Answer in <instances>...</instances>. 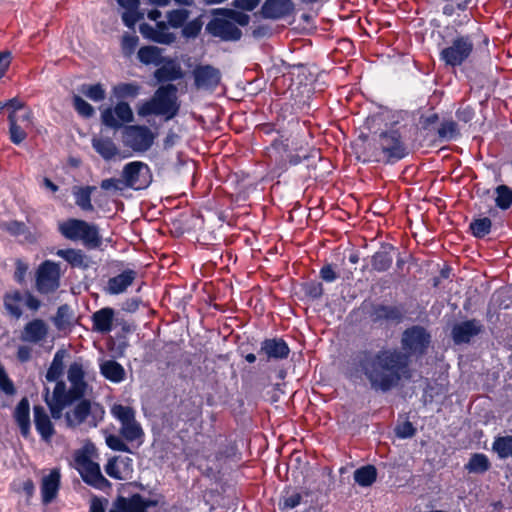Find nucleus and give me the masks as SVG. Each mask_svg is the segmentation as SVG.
I'll use <instances>...</instances> for the list:
<instances>
[{
	"label": "nucleus",
	"mask_w": 512,
	"mask_h": 512,
	"mask_svg": "<svg viewBox=\"0 0 512 512\" xmlns=\"http://www.w3.org/2000/svg\"><path fill=\"white\" fill-rule=\"evenodd\" d=\"M378 471L372 464H366L355 469L353 478L360 487H371L377 480Z\"/></svg>",
	"instance_id": "34"
},
{
	"label": "nucleus",
	"mask_w": 512,
	"mask_h": 512,
	"mask_svg": "<svg viewBox=\"0 0 512 512\" xmlns=\"http://www.w3.org/2000/svg\"><path fill=\"white\" fill-rule=\"evenodd\" d=\"M114 320V309L111 307H103L92 314V328L95 332L107 334L112 331Z\"/></svg>",
	"instance_id": "25"
},
{
	"label": "nucleus",
	"mask_w": 512,
	"mask_h": 512,
	"mask_svg": "<svg viewBox=\"0 0 512 512\" xmlns=\"http://www.w3.org/2000/svg\"><path fill=\"white\" fill-rule=\"evenodd\" d=\"M139 32L146 40L160 44L161 35L158 34V32L155 29V26L143 22L139 25Z\"/></svg>",
	"instance_id": "59"
},
{
	"label": "nucleus",
	"mask_w": 512,
	"mask_h": 512,
	"mask_svg": "<svg viewBox=\"0 0 512 512\" xmlns=\"http://www.w3.org/2000/svg\"><path fill=\"white\" fill-rule=\"evenodd\" d=\"M416 428L410 421H405L402 424H399L395 428V435L399 439H409L412 438L416 434Z\"/></svg>",
	"instance_id": "61"
},
{
	"label": "nucleus",
	"mask_w": 512,
	"mask_h": 512,
	"mask_svg": "<svg viewBox=\"0 0 512 512\" xmlns=\"http://www.w3.org/2000/svg\"><path fill=\"white\" fill-rule=\"evenodd\" d=\"M401 350L394 347L353 351L345 365V376L352 382L366 379L371 388L389 392L409 372L411 356L424 355L431 343L430 332L421 325L406 328L401 336Z\"/></svg>",
	"instance_id": "1"
},
{
	"label": "nucleus",
	"mask_w": 512,
	"mask_h": 512,
	"mask_svg": "<svg viewBox=\"0 0 512 512\" xmlns=\"http://www.w3.org/2000/svg\"><path fill=\"white\" fill-rule=\"evenodd\" d=\"M121 175L124 187L135 191L148 188L153 180L150 167L142 161H132L125 164Z\"/></svg>",
	"instance_id": "9"
},
{
	"label": "nucleus",
	"mask_w": 512,
	"mask_h": 512,
	"mask_svg": "<svg viewBox=\"0 0 512 512\" xmlns=\"http://www.w3.org/2000/svg\"><path fill=\"white\" fill-rule=\"evenodd\" d=\"M320 278L327 283H332L337 280L338 274L332 264L328 263L321 267L319 271Z\"/></svg>",
	"instance_id": "64"
},
{
	"label": "nucleus",
	"mask_w": 512,
	"mask_h": 512,
	"mask_svg": "<svg viewBox=\"0 0 512 512\" xmlns=\"http://www.w3.org/2000/svg\"><path fill=\"white\" fill-rule=\"evenodd\" d=\"M314 158H321L318 149L312 148L307 150L303 146H294V143H292V148L285 157L279 155L277 158H272L271 173L280 177L290 167L297 166L303 161H309Z\"/></svg>",
	"instance_id": "7"
},
{
	"label": "nucleus",
	"mask_w": 512,
	"mask_h": 512,
	"mask_svg": "<svg viewBox=\"0 0 512 512\" xmlns=\"http://www.w3.org/2000/svg\"><path fill=\"white\" fill-rule=\"evenodd\" d=\"M108 512H142L138 493H132L127 497L118 495Z\"/></svg>",
	"instance_id": "31"
},
{
	"label": "nucleus",
	"mask_w": 512,
	"mask_h": 512,
	"mask_svg": "<svg viewBox=\"0 0 512 512\" xmlns=\"http://www.w3.org/2000/svg\"><path fill=\"white\" fill-rule=\"evenodd\" d=\"M495 205L500 210L506 211L512 206V188L500 184L495 188Z\"/></svg>",
	"instance_id": "40"
},
{
	"label": "nucleus",
	"mask_w": 512,
	"mask_h": 512,
	"mask_svg": "<svg viewBox=\"0 0 512 512\" xmlns=\"http://www.w3.org/2000/svg\"><path fill=\"white\" fill-rule=\"evenodd\" d=\"M33 420L37 433L45 442H49L55 434V427L42 405H34Z\"/></svg>",
	"instance_id": "24"
},
{
	"label": "nucleus",
	"mask_w": 512,
	"mask_h": 512,
	"mask_svg": "<svg viewBox=\"0 0 512 512\" xmlns=\"http://www.w3.org/2000/svg\"><path fill=\"white\" fill-rule=\"evenodd\" d=\"M170 24L167 21L159 20L155 22V29L161 35V45H171L176 41V34L169 31Z\"/></svg>",
	"instance_id": "51"
},
{
	"label": "nucleus",
	"mask_w": 512,
	"mask_h": 512,
	"mask_svg": "<svg viewBox=\"0 0 512 512\" xmlns=\"http://www.w3.org/2000/svg\"><path fill=\"white\" fill-rule=\"evenodd\" d=\"M205 29L209 35L226 42H236L242 37L241 29L223 16L213 15V18L206 24Z\"/></svg>",
	"instance_id": "15"
},
{
	"label": "nucleus",
	"mask_w": 512,
	"mask_h": 512,
	"mask_svg": "<svg viewBox=\"0 0 512 512\" xmlns=\"http://www.w3.org/2000/svg\"><path fill=\"white\" fill-rule=\"evenodd\" d=\"M101 375L112 383H121L125 380L124 367L114 359L105 360L100 364Z\"/></svg>",
	"instance_id": "32"
},
{
	"label": "nucleus",
	"mask_w": 512,
	"mask_h": 512,
	"mask_svg": "<svg viewBox=\"0 0 512 512\" xmlns=\"http://www.w3.org/2000/svg\"><path fill=\"white\" fill-rule=\"evenodd\" d=\"M103 415L104 409L99 403L91 402V400L82 396L74 402L72 412H66L64 418L66 425L69 428H75L76 426L81 425L87 421L89 417L91 418L89 420V424L96 427L99 420L103 418Z\"/></svg>",
	"instance_id": "6"
},
{
	"label": "nucleus",
	"mask_w": 512,
	"mask_h": 512,
	"mask_svg": "<svg viewBox=\"0 0 512 512\" xmlns=\"http://www.w3.org/2000/svg\"><path fill=\"white\" fill-rule=\"evenodd\" d=\"M14 420L19 427L20 433L24 438L30 435V404L27 397H23L15 407L13 413Z\"/></svg>",
	"instance_id": "27"
},
{
	"label": "nucleus",
	"mask_w": 512,
	"mask_h": 512,
	"mask_svg": "<svg viewBox=\"0 0 512 512\" xmlns=\"http://www.w3.org/2000/svg\"><path fill=\"white\" fill-rule=\"evenodd\" d=\"M79 91L94 102L103 101L106 97V91L101 83L82 84Z\"/></svg>",
	"instance_id": "48"
},
{
	"label": "nucleus",
	"mask_w": 512,
	"mask_h": 512,
	"mask_svg": "<svg viewBox=\"0 0 512 512\" xmlns=\"http://www.w3.org/2000/svg\"><path fill=\"white\" fill-rule=\"evenodd\" d=\"M120 435L124 438V440L133 442L142 438L144 436V431L140 423L135 419L132 422L121 425Z\"/></svg>",
	"instance_id": "45"
},
{
	"label": "nucleus",
	"mask_w": 512,
	"mask_h": 512,
	"mask_svg": "<svg viewBox=\"0 0 512 512\" xmlns=\"http://www.w3.org/2000/svg\"><path fill=\"white\" fill-rule=\"evenodd\" d=\"M185 73L180 65V63L169 56L163 61V63L155 69L153 72V78L156 83L160 85L173 83L174 81H178L183 79Z\"/></svg>",
	"instance_id": "20"
},
{
	"label": "nucleus",
	"mask_w": 512,
	"mask_h": 512,
	"mask_svg": "<svg viewBox=\"0 0 512 512\" xmlns=\"http://www.w3.org/2000/svg\"><path fill=\"white\" fill-rule=\"evenodd\" d=\"M156 134L146 125H126L123 128V144L136 153L148 151L154 144Z\"/></svg>",
	"instance_id": "10"
},
{
	"label": "nucleus",
	"mask_w": 512,
	"mask_h": 512,
	"mask_svg": "<svg viewBox=\"0 0 512 512\" xmlns=\"http://www.w3.org/2000/svg\"><path fill=\"white\" fill-rule=\"evenodd\" d=\"M117 460H118V457H116V456L110 458L107 461L104 469H105V472L107 473V475L110 476L111 478H113L115 480H122L123 477L118 468Z\"/></svg>",
	"instance_id": "63"
},
{
	"label": "nucleus",
	"mask_w": 512,
	"mask_h": 512,
	"mask_svg": "<svg viewBox=\"0 0 512 512\" xmlns=\"http://www.w3.org/2000/svg\"><path fill=\"white\" fill-rule=\"evenodd\" d=\"M399 249L388 242H381L377 251L370 256V271L376 273L388 272L393 265Z\"/></svg>",
	"instance_id": "18"
},
{
	"label": "nucleus",
	"mask_w": 512,
	"mask_h": 512,
	"mask_svg": "<svg viewBox=\"0 0 512 512\" xmlns=\"http://www.w3.org/2000/svg\"><path fill=\"white\" fill-rule=\"evenodd\" d=\"M474 44L470 35H461L453 39L452 44L440 51L439 58L445 65H462L472 54Z\"/></svg>",
	"instance_id": "8"
},
{
	"label": "nucleus",
	"mask_w": 512,
	"mask_h": 512,
	"mask_svg": "<svg viewBox=\"0 0 512 512\" xmlns=\"http://www.w3.org/2000/svg\"><path fill=\"white\" fill-rule=\"evenodd\" d=\"M106 445L113 451L125 452L132 454L133 451L125 443L124 438L120 435L108 434L105 438Z\"/></svg>",
	"instance_id": "55"
},
{
	"label": "nucleus",
	"mask_w": 512,
	"mask_h": 512,
	"mask_svg": "<svg viewBox=\"0 0 512 512\" xmlns=\"http://www.w3.org/2000/svg\"><path fill=\"white\" fill-rule=\"evenodd\" d=\"M73 458L75 469L86 485L102 492L112 488V483L102 474L99 463L91 459L87 445L76 450Z\"/></svg>",
	"instance_id": "5"
},
{
	"label": "nucleus",
	"mask_w": 512,
	"mask_h": 512,
	"mask_svg": "<svg viewBox=\"0 0 512 512\" xmlns=\"http://www.w3.org/2000/svg\"><path fill=\"white\" fill-rule=\"evenodd\" d=\"M137 272L133 269H125L120 274L109 278L106 292L110 295H119L134 282Z\"/></svg>",
	"instance_id": "26"
},
{
	"label": "nucleus",
	"mask_w": 512,
	"mask_h": 512,
	"mask_svg": "<svg viewBox=\"0 0 512 512\" xmlns=\"http://www.w3.org/2000/svg\"><path fill=\"white\" fill-rule=\"evenodd\" d=\"M437 135L441 142L457 139L460 136L457 123L453 120H444L437 129Z\"/></svg>",
	"instance_id": "41"
},
{
	"label": "nucleus",
	"mask_w": 512,
	"mask_h": 512,
	"mask_svg": "<svg viewBox=\"0 0 512 512\" xmlns=\"http://www.w3.org/2000/svg\"><path fill=\"white\" fill-rule=\"evenodd\" d=\"M180 107L178 88L174 83H168L160 85L149 100L138 105L137 114L140 117L161 116L170 121L179 114Z\"/></svg>",
	"instance_id": "3"
},
{
	"label": "nucleus",
	"mask_w": 512,
	"mask_h": 512,
	"mask_svg": "<svg viewBox=\"0 0 512 512\" xmlns=\"http://www.w3.org/2000/svg\"><path fill=\"white\" fill-rule=\"evenodd\" d=\"M370 321L375 325L400 324L406 316L403 303L394 305L385 303H372L367 312Z\"/></svg>",
	"instance_id": "11"
},
{
	"label": "nucleus",
	"mask_w": 512,
	"mask_h": 512,
	"mask_svg": "<svg viewBox=\"0 0 512 512\" xmlns=\"http://www.w3.org/2000/svg\"><path fill=\"white\" fill-rule=\"evenodd\" d=\"M213 15L228 18L232 23L239 26H247L250 22V16L240 9L217 8L212 11Z\"/></svg>",
	"instance_id": "38"
},
{
	"label": "nucleus",
	"mask_w": 512,
	"mask_h": 512,
	"mask_svg": "<svg viewBox=\"0 0 512 512\" xmlns=\"http://www.w3.org/2000/svg\"><path fill=\"white\" fill-rule=\"evenodd\" d=\"M101 121L104 126L119 130L125 127V123L134 121V114L127 101H117L114 107H107L102 111Z\"/></svg>",
	"instance_id": "13"
},
{
	"label": "nucleus",
	"mask_w": 512,
	"mask_h": 512,
	"mask_svg": "<svg viewBox=\"0 0 512 512\" xmlns=\"http://www.w3.org/2000/svg\"><path fill=\"white\" fill-rule=\"evenodd\" d=\"M298 124V119L295 116H291V118L285 122V118L279 115L276 119V134L278 137L291 138L293 130Z\"/></svg>",
	"instance_id": "46"
},
{
	"label": "nucleus",
	"mask_w": 512,
	"mask_h": 512,
	"mask_svg": "<svg viewBox=\"0 0 512 512\" xmlns=\"http://www.w3.org/2000/svg\"><path fill=\"white\" fill-rule=\"evenodd\" d=\"M111 414L121 425L136 419L135 410L131 406L122 404H114L111 408Z\"/></svg>",
	"instance_id": "47"
},
{
	"label": "nucleus",
	"mask_w": 512,
	"mask_h": 512,
	"mask_svg": "<svg viewBox=\"0 0 512 512\" xmlns=\"http://www.w3.org/2000/svg\"><path fill=\"white\" fill-rule=\"evenodd\" d=\"M305 296L311 300H318L323 296L324 288L321 282L311 280L302 284Z\"/></svg>",
	"instance_id": "53"
},
{
	"label": "nucleus",
	"mask_w": 512,
	"mask_h": 512,
	"mask_svg": "<svg viewBox=\"0 0 512 512\" xmlns=\"http://www.w3.org/2000/svg\"><path fill=\"white\" fill-rule=\"evenodd\" d=\"M73 312L68 304L60 305L57 309L56 315L53 318V323L58 330H63L72 325Z\"/></svg>",
	"instance_id": "44"
},
{
	"label": "nucleus",
	"mask_w": 512,
	"mask_h": 512,
	"mask_svg": "<svg viewBox=\"0 0 512 512\" xmlns=\"http://www.w3.org/2000/svg\"><path fill=\"white\" fill-rule=\"evenodd\" d=\"M141 89V85L137 82H120L113 86L112 96L117 99V101L135 99L140 94Z\"/></svg>",
	"instance_id": "33"
},
{
	"label": "nucleus",
	"mask_w": 512,
	"mask_h": 512,
	"mask_svg": "<svg viewBox=\"0 0 512 512\" xmlns=\"http://www.w3.org/2000/svg\"><path fill=\"white\" fill-rule=\"evenodd\" d=\"M67 379L70 383L69 389L65 385V392L67 395L77 400L86 395L88 383L85 380V371L81 359L76 360L69 365Z\"/></svg>",
	"instance_id": "19"
},
{
	"label": "nucleus",
	"mask_w": 512,
	"mask_h": 512,
	"mask_svg": "<svg viewBox=\"0 0 512 512\" xmlns=\"http://www.w3.org/2000/svg\"><path fill=\"white\" fill-rule=\"evenodd\" d=\"M190 12L185 8L170 10L166 13L168 24L171 28H182L189 18Z\"/></svg>",
	"instance_id": "49"
},
{
	"label": "nucleus",
	"mask_w": 512,
	"mask_h": 512,
	"mask_svg": "<svg viewBox=\"0 0 512 512\" xmlns=\"http://www.w3.org/2000/svg\"><path fill=\"white\" fill-rule=\"evenodd\" d=\"M4 229L12 236H21L28 232V227L24 222L12 220L4 224Z\"/></svg>",
	"instance_id": "62"
},
{
	"label": "nucleus",
	"mask_w": 512,
	"mask_h": 512,
	"mask_svg": "<svg viewBox=\"0 0 512 512\" xmlns=\"http://www.w3.org/2000/svg\"><path fill=\"white\" fill-rule=\"evenodd\" d=\"M203 23L199 17L194 18L187 22L181 28V34L186 39L196 38L202 29Z\"/></svg>",
	"instance_id": "52"
},
{
	"label": "nucleus",
	"mask_w": 512,
	"mask_h": 512,
	"mask_svg": "<svg viewBox=\"0 0 512 512\" xmlns=\"http://www.w3.org/2000/svg\"><path fill=\"white\" fill-rule=\"evenodd\" d=\"M290 138L276 137L270 144L269 154L270 166L272 167V158H277L279 155L285 157L290 152L292 146L289 144Z\"/></svg>",
	"instance_id": "43"
},
{
	"label": "nucleus",
	"mask_w": 512,
	"mask_h": 512,
	"mask_svg": "<svg viewBox=\"0 0 512 512\" xmlns=\"http://www.w3.org/2000/svg\"><path fill=\"white\" fill-rule=\"evenodd\" d=\"M72 101L74 109L80 116L88 119L95 114L94 107L79 95H73Z\"/></svg>",
	"instance_id": "54"
},
{
	"label": "nucleus",
	"mask_w": 512,
	"mask_h": 512,
	"mask_svg": "<svg viewBox=\"0 0 512 512\" xmlns=\"http://www.w3.org/2000/svg\"><path fill=\"white\" fill-rule=\"evenodd\" d=\"M302 501V495L299 492H293L290 495L283 496L279 501V509H293L300 505Z\"/></svg>",
	"instance_id": "58"
},
{
	"label": "nucleus",
	"mask_w": 512,
	"mask_h": 512,
	"mask_svg": "<svg viewBox=\"0 0 512 512\" xmlns=\"http://www.w3.org/2000/svg\"><path fill=\"white\" fill-rule=\"evenodd\" d=\"M95 189V186H85L74 192L75 203L83 211L91 212L94 210L91 203V194Z\"/></svg>",
	"instance_id": "42"
},
{
	"label": "nucleus",
	"mask_w": 512,
	"mask_h": 512,
	"mask_svg": "<svg viewBox=\"0 0 512 512\" xmlns=\"http://www.w3.org/2000/svg\"><path fill=\"white\" fill-rule=\"evenodd\" d=\"M295 10L292 0H265L261 15L265 19L280 20L290 16Z\"/></svg>",
	"instance_id": "22"
},
{
	"label": "nucleus",
	"mask_w": 512,
	"mask_h": 512,
	"mask_svg": "<svg viewBox=\"0 0 512 512\" xmlns=\"http://www.w3.org/2000/svg\"><path fill=\"white\" fill-rule=\"evenodd\" d=\"M56 255L65 260L72 268L87 270L91 259L82 250L74 248L59 249Z\"/></svg>",
	"instance_id": "29"
},
{
	"label": "nucleus",
	"mask_w": 512,
	"mask_h": 512,
	"mask_svg": "<svg viewBox=\"0 0 512 512\" xmlns=\"http://www.w3.org/2000/svg\"><path fill=\"white\" fill-rule=\"evenodd\" d=\"M61 485V473L58 468H53L41 480V501L44 505L52 503L59 492Z\"/></svg>",
	"instance_id": "23"
},
{
	"label": "nucleus",
	"mask_w": 512,
	"mask_h": 512,
	"mask_svg": "<svg viewBox=\"0 0 512 512\" xmlns=\"http://www.w3.org/2000/svg\"><path fill=\"white\" fill-rule=\"evenodd\" d=\"M290 348L282 337L265 338L260 343L258 355L265 362L282 361L288 358Z\"/></svg>",
	"instance_id": "17"
},
{
	"label": "nucleus",
	"mask_w": 512,
	"mask_h": 512,
	"mask_svg": "<svg viewBox=\"0 0 512 512\" xmlns=\"http://www.w3.org/2000/svg\"><path fill=\"white\" fill-rule=\"evenodd\" d=\"M44 400L49 408L50 418L59 420L63 415V410L73 405L77 399L67 395L64 381H58L55 384L52 399L49 398V388H45Z\"/></svg>",
	"instance_id": "16"
},
{
	"label": "nucleus",
	"mask_w": 512,
	"mask_h": 512,
	"mask_svg": "<svg viewBox=\"0 0 512 512\" xmlns=\"http://www.w3.org/2000/svg\"><path fill=\"white\" fill-rule=\"evenodd\" d=\"M93 149L105 160H112L119 152L118 147L111 138H93Z\"/></svg>",
	"instance_id": "36"
},
{
	"label": "nucleus",
	"mask_w": 512,
	"mask_h": 512,
	"mask_svg": "<svg viewBox=\"0 0 512 512\" xmlns=\"http://www.w3.org/2000/svg\"><path fill=\"white\" fill-rule=\"evenodd\" d=\"M492 221L488 217L473 219L469 224L471 235L477 239H483L491 232Z\"/></svg>",
	"instance_id": "39"
},
{
	"label": "nucleus",
	"mask_w": 512,
	"mask_h": 512,
	"mask_svg": "<svg viewBox=\"0 0 512 512\" xmlns=\"http://www.w3.org/2000/svg\"><path fill=\"white\" fill-rule=\"evenodd\" d=\"M192 77L196 89L213 92L221 83L222 72L211 64H197L192 70Z\"/></svg>",
	"instance_id": "14"
},
{
	"label": "nucleus",
	"mask_w": 512,
	"mask_h": 512,
	"mask_svg": "<svg viewBox=\"0 0 512 512\" xmlns=\"http://www.w3.org/2000/svg\"><path fill=\"white\" fill-rule=\"evenodd\" d=\"M490 467V460L484 453H473L464 466L465 470L473 474H484Z\"/></svg>",
	"instance_id": "37"
},
{
	"label": "nucleus",
	"mask_w": 512,
	"mask_h": 512,
	"mask_svg": "<svg viewBox=\"0 0 512 512\" xmlns=\"http://www.w3.org/2000/svg\"><path fill=\"white\" fill-rule=\"evenodd\" d=\"M385 129L373 133L372 141L359 153L356 151V160L364 164L384 163L393 165L409 155L406 145L408 133L415 130V115L409 110H393L380 106Z\"/></svg>",
	"instance_id": "2"
},
{
	"label": "nucleus",
	"mask_w": 512,
	"mask_h": 512,
	"mask_svg": "<svg viewBox=\"0 0 512 512\" xmlns=\"http://www.w3.org/2000/svg\"><path fill=\"white\" fill-rule=\"evenodd\" d=\"M60 277V265L54 261L45 260L37 270V290L42 294L55 292L60 286Z\"/></svg>",
	"instance_id": "12"
},
{
	"label": "nucleus",
	"mask_w": 512,
	"mask_h": 512,
	"mask_svg": "<svg viewBox=\"0 0 512 512\" xmlns=\"http://www.w3.org/2000/svg\"><path fill=\"white\" fill-rule=\"evenodd\" d=\"M163 49L154 45H145L139 48L137 52L138 60L146 66H159L167 58L163 56Z\"/></svg>",
	"instance_id": "30"
},
{
	"label": "nucleus",
	"mask_w": 512,
	"mask_h": 512,
	"mask_svg": "<svg viewBox=\"0 0 512 512\" xmlns=\"http://www.w3.org/2000/svg\"><path fill=\"white\" fill-rule=\"evenodd\" d=\"M139 43V38L136 35L125 33L121 40V47L125 55L134 53Z\"/></svg>",
	"instance_id": "60"
},
{
	"label": "nucleus",
	"mask_w": 512,
	"mask_h": 512,
	"mask_svg": "<svg viewBox=\"0 0 512 512\" xmlns=\"http://www.w3.org/2000/svg\"><path fill=\"white\" fill-rule=\"evenodd\" d=\"M58 232L70 241H81L88 250L99 249L103 243L98 225L82 219L69 218L60 222Z\"/></svg>",
	"instance_id": "4"
},
{
	"label": "nucleus",
	"mask_w": 512,
	"mask_h": 512,
	"mask_svg": "<svg viewBox=\"0 0 512 512\" xmlns=\"http://www.w3.org/2000/svg\"><path fill=\"white\" fill-rule=\"evenodd\" d=\"M66 355L67 351L65 349H58L55 352L52 362L45 374L46 381L56 383L60 381L59 379L64 373V358Z\"/></svg>",
	"instance_id": "35"
},
{
	"label": "nucleus",
	"mask_w": 512,
	"mask_h": 512,
	"mask_svg": "<svg viewBox=\"0 0 512 512\" xmlns=\"http://www.w3.org/2000/svg\"><path fill=\"white\" fill-rule=\"evenodd\" d=\"M483 325L477 319H469L456 323L451 330V337L456 345L467 344L471 339L479 335Z\"/></svg>",
	"instance_id": "21"
},
{
	"label": "nucleus",
	"mask_w": 512,
	"mask_h": 512,
	"mask_svg": "<svg viewBox=\"0 0 512 512\" xmlns=\"http://www.w3.org/2000/svg\"><path fill=\"white\" fill-rule=\"evenodd\" d=\"M0 391L8 396L16 393L15 385L2 365H0Z\"/></svg>",
	"instance_id": "56"
},
{
	"label": "nucleus",
	"mask_w": 512,
	"mask_h": 512,
	"mask_svg": "<svg viewBox=\"0 0 512 512\" xmlns=\"http://www.w3.org/2000/svg\"><path fill=\"white\" fill-rule=\"evenodd\" d=\"M10 140L13 144H21L27 137V133L17 124L16 116H8Z\"/></svg>",
	"instance_id": "50"
},
{
	"label": "nucleus",
	"mask_w": 512,
	"mask_h": 512,
	"mask_svg": "<svg viewBox=\"0 0 512 512\" xmlns=\"http://www.w3.org/2000/svg\"><path fill=\"white\" fill-rule=\"evenodd\" d=\"M122 22L123 24L129 28L134 29L136 23L139 22L143 18V13L139 11V8L136 10H126L122 13Z\"/></svg>",
	"instance_id": "57"
},
{
	"label": "nucleus",
	"mask_w": 512,
	"mask_h": 512,
	"mask_svg": "<svg viewBox=\"0 0 512 512\" xmlns=\"http://www.w3.org/2000/svg\"><path fill=\"white\" fill-rule=\"evenodd\" d=\"M48 327L42 319H33L25 324L21 339L24 342L38 343L45 339Z\"/></svg>",
	"instance_id": "28"
}]
</instances>
